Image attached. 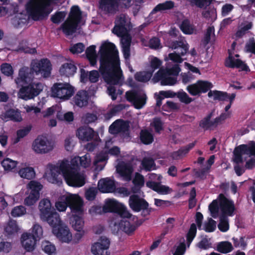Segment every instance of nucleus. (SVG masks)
I'll list each match as a JSON object with an SVG mask.
<instances>
[{
  "mask_svg": "<svg viewBox=\"0 0 255 255\" xmlns=\"http://www.w3.org/2000/svg\"><path fill=\"white\" fill-rule=\"evenodd\" d=\"M100 71L105 81L109 84H120L123 80L120 67L118 51L111 42H105L100 49Z\"/></svg>",
  "mask_w": 255,
  "mask_h": 255,
  "instance_id": "1",
  "label": "nucleus"
},
{
  "mask_svg": "<svg viewBox=\"0 0 255 255\" xmlns=\"http://www.w3.org/2000/svg\"><path fill=\"white\" fill-rule=\"evenodd\" d=\"M84 168L88 167L91 163V158L89 154L79 157L77 156L72 159L71 164L67 160L59 161L56 164H49L45 169V174L56 175H80V167L78 162Z\"/></svg>",
  "mask_w": 255,
  "mask_h": 255,
  "instance_id": "2",
  "label": "nucleus"
},
{
  "mask_svg": "<svg viewBox=\"0 0 255 255\" xmlns=\"http://www.w3.org/2000/svg\"><path fill=\"white\" fill-rule=\"evenodd\" d=\"M14 82L17 87H20L17 92V97L25 101L34 99L44 88V85L41 83L31 81L27 69L24 68L19 70Z\"/></svg>",
  "mask_w": 255,
  "mask_h": 255,
  "instance_id": "3",
  "label": "nucleus"
},
{
  "mask_svg": "<svg viewBox=\"0 0 255 255\" xmlns=\"http://www.w3.org/2000/svg\"><path fill=\"white\" fill-rule=\"evenodd\" d=\"M129 29L130 21L128 16L122 14L117 17L113 31L118 36L122 37V51L126 59H128L130 57L131 37L128 33Z\"/></svg>",
  "mask_w": 255,
  "mask_h": 255,
  "instance_id": "4",
  "label": "nucleus"
},
{
  "mask_svg": "<svg viewBox=\"0 0 255 255\" xmlns=\"http://www.w3.org/2000/svg\"><path fill=\"white\" fill-rule=\"evenodd\" d=\"M234 161L237 163L246 161V166L252 168L255 166V142L243 144L236 147L234 151Z\"/></svg>",
  "mask_w": 255,
  "mask_h": 255,
  "instance_id": "5",
  "label": "nucleus"
},
{
  "mask_svg": "<svg viewBox=\"0 0 255 255\" xmlns=\"http://www.w3.org/2000/svg\"><path fill=\"white\" fill-rule=\"evenodd\" d=\"M55 207L60 212L65 211L69 207L72 213H82L83 201L82 198L77 195L61 196L55 203Z\"/></svg>",
  "mask_w": 255,
  "mask_h": 255,
  "instance_id": "6",
  "label": "nucleus"
},
{
  "mask_svg": "<svg viewBox=\"0 0 255 255\" xmlns=\"http://www.w3.org/2000/svg\"><path fill=\"white\" fill-rule=\"evenodd\" d=\"M51 0H29L26 4V10L31 18L39 20L47 16L52 9L47 7Z\"/></svg>",
  "mask_w": 255,
  "mask_h": 255,
  "instance_id": "7",
  "label": "nucleus"
},
{
  "mask_svg": "<svg viewBox=\"0 0 255 255\" xmlns=\"http://www.w3.org/2000/svg\"><path fill=\"white\" fill-rule=\"evenodd\" d=\"M180 69L178 65H175L171 69L161 68L156 73L153 78L154 83L160 80L161 85H173L176 83L177 76Z\"/></svg>",
  "mask_w": 255,
  "mask_h": 255,
  "instance_id": "8",
  "label": "nucleus"
},
{
  "mask_svg": "<svg viewBox=\"0 0 255 255\" xmlns=\"http://www.w3.org/2000/svg\"><path fill=\"white\" fill-rule=\"evenodd\" d=\"M81 18V12L77 6L71 8V12L67 19L61 25L64 33L69 35L74 33Z\"/></svg>",
  "mask_w": 255,
  "mask_h": 255,
  "instance_id": "9",
  "label": "nucleus"
},
{
  "mask_svg": "<svg viewBox=\"0 0 255 255\" xmlns=\"http://www.w3.org/2000/svg\"><path fill=\"white\" fill-rule=\"evenodd\" d=\"M74 93V87L66 82L55 83L51 88V96L63 101L69 99Z\"/></svg>",
  "mask_w": 255,
  "mask_h": 255,
  "instance_id": "10",
  "label": "nucleus"
},
{
  "mask_svg": "<svg viewBox=\"0 0 255 255\" xmlns=\"http://www.w3.org/2000/svg\"><path fill=\"white\" fill-rule=\"evenodd\" d=\"M128 204L130 209L135 212H141V215L143 217L150 215L152 209L149 207L148 203L138 195L133 194L129 197Z\"/></svg>",
  "mask_w": 255,
  "mask_h": 255,
  "instance_id": "11",
  "label": "nucleus"
},
{
  "mask_svg": "<svg viewBox=\"0 0 255 255\" xmlns=\"http://www.w3.org/2000/svg\"><path fill=\"white\" fill-rule=\"evenodd\" d=\"M104 212L117 213L122 218H130L132 216L124 205L114 199H108L106 201Z\"/></svg>",
  "mask_w": 255,
  "mask_h": 255,
  "instance_id": "12",
  "label": "nucleus"
},
{
  "mask_svg": "<svg viewBox=\"0 0 255 255\" xmlns=\"http://www.w3.org/2000/svg\"><path fill=\"white\" fill-rule=\"evenodd\" d=\"M53 141L49 140L43 136L37 137L32 144V149L37 153L44 154L52 151L55 147Z\"/></svg>",
  "mask_w": 255,
  "mask_h": 255,
  "instance_id": "13",
  "label": "nucleus"
},
{
  "mask_svg": "<svg viewBox=\"0 0 255 255\" xmlns=\"http://www.w3.org/2000/svg\"><path fill=\"white\" fill-rule=\"evenodd\" d=\"M31 70L36 75H40L41 77L46 78L50 74L51 63L47 59H43L40 61L34 60L31 63Z\"/></svg>",
  "mask_w": 255,
  "mask_h": 255,
  "instance_id": "14",
  "label": "nucleus"
},
{
  "mask_svg": "<svg viewBox=\"0 0 255 255\" xmlns=\"http://www.w3.org/2000/svg\"><path fill=\"white\" fill-rule=\"evenodd\" d=\"M123 219L119 221H115L111 224L110 226L114 232L118 233L122 231L125 233L128 236L133 235L136 231V227L134 226V224L130 223L127 218H123Z\"/></svg>",
  "mask_w": 255,
  "mask_h": 255,
  "instance_id": "15",
  "label": "nucleus"
},
{
  "mask_svg": "<svg viewBox=\"0 0 255 255\" xmlns=\"http://www.w3.org/2000/svg\"><path fill=\"white\" fill-rule=\"evenodd\" d=\"M219 200V207L222 215L221 216L232 217L236 211L234 202L232 200L228 199L223 194H220L218 196Z\"/></svg>",
  "mask_w": 255,
  "mask_h": 255,
  "instance_id": "16",
  "label": "nucleus"
},
{
  "mask_svg": "<svg viewBox=\"0 0 255 255\" xmlns=\"http://www.w3.org/2000/svg\"><path fill=\"white\" fill-rule=\"evenodd\" d=\"M111 144L112 141L111 140L106 141L105 153H101L96 156L94 162L96 170H101L104 168V165L103 164L99 165L98 163L107 159V152L112 155H118L120 153V149L118 147L115 146L110 149V146Z\"/></svg>",
  "mask_w": 255,
  "mask_h": 255,
  "instance_id": "17",
  "label": "nucleus"
},
{
  "mask_svg": "<svg viewBox=\"0 0 255 255\" xmlns=\"http://www.w3.org/2000/svg\"><path fill=\"white\" fill-rule=\"evenodd\" d=\"M110 245L109 239L105 236L100 237L99 241L94 243L91 247V251L95 255H110L109 248Z\"/></svg>",
  "mask_w": 255,
  "mask_h": 255,
  "instance_id": "18",
  "label": "nucleus"
},
{
  "mask_svg": "<svg viewBox=\"0 0 255 255\" xmlns=\"http://www.w3.org/2000/svg\"><path fill=\"white\" fill-rule=\"evenodd\" d=\"M126 95L127 100L131 102L136 109H141L146 103V96L143 91H128Z\"/></svg>",
  "mask_w": 255,
  "mask_h": 255,
  "instance_id": "19",
  "label": "nucleus"
},
{
  "mask_svg": "<svg viewBox=\"0 0 255 255\" xmlns=\"http://www.w3.org/2000/svg\"><path fill=\"white\" fill-rule=\"evenodd\" d=\"M99 9L104 14H115L119 10L118 0H100Z\"/></svg>",
  "mask_w": 255,
  "mask_h": 255,
  "instance_id": "20",
  "label": "nucleus"
},
{
  "mask_svg": "<svg viewBox=\"0 0 255 255\" xmlns=\"http://www.w3.org/2000/svg\"><path fill=\"white\" fill-rule=\"evenodd\" d=\"M212 87V84L207 81H198L196 83L189 85L187 90L192 96H196L201 93H205Z\"/></svg>",
  "mask_w": 255,
  "mask_h": 255,
  "instance_id": "21",
  "label": "nucleus"
},
{
  "mask_svg": "<svg viewBox=\"0 0 255 255\" xmlns=\"http://www.w3.org/2000/svg\"><path fill=\"white\" fill-rule=\"evenodd\" d=\"M53 233L62 242L69 243L71 241L72 234L67 226H63L62 224L52 230Z\"/></svg>",
  "mask_w": 255,
  "mask_h": 255,
  "instance_id": "22",
  "label": "nucleus"
},
{
  "mask_svg": "<svg viewBox=\"0 0 255 255\" xmlns=\"http://www.w3.org/2000/svg\"><path fill=\"white\" fill-rule=\"evenodd\" d=\"M76 135L80 140L88 141L94 139L97 134L89 127H82L77 130Z\"/></svg>",
  "mask_w": 255,
  "mask_h": 255,
  "instance_id": "23",
  "label": "nucleus"
},
{
  "mask_svg": "<svg viewBox=\"0 0 255 255\" xmlns=\"http://www.w3.org/2000/svg\"><path fill=\"white\" fill-rule=\"evenodd\" d=\"M41 219L46 221L52 228V230L57 226L61 225L62 221L55 209H53L51 212L48 213L45 217H41Z\"/></svg>",
  "mask_w": 255,
  "mask_h": 255,
  "instance_id": "24",
  "label": "nucleus"
},
{
  "mask_svg": "<svg viewBox=\"0 0 255 255\" xmlns=\"http://www.w3.org/2000/svg\"><path fill=\"white\" fill-rule=\"evenodd\" d=\"M146 185L147 187L161 195H166L173 191L172 188L167 186L161 185L160 182L148 181Z\"/></svg>",
  "mask_w": 255,
  "mask_h": 255,
  "instance_id": "25",
  "label": "nucleus"
},
{
  "mask_svg": "<svg viewBox=\"0 0 255 255\" xmlns=\"http://www.w3.org/2000/svg\"><path fill=\"white\" fill-rule=\"evenodd\" d=\"M37 241L34 237L30 236V233H23L21 236V244L27 252L32 251L34 249Z\"/></svg>",
  "mask_w": 255,
  "mask_h": 255,
  "instance_id": "26",
  "label": "nucleus"
},
{
  "mask_svg": "<svg viewBox=\"0 0 255 255\" xmlns=\"http://www.w3.org/2000/svg\"><path fill=\"white\" fill-rule=\"evenodd\" d=\"M98 186L99 190L103 193L113 192L116 188L114 181L109 178L100 180Z\"/></svg>",
  "mask_w": 255,
  "mask_h": 255,
  "instance_id": "27",
  "label": "nucleus"
},
{
  "mask_svg": "<svg viewBox=\"0 0 255 255\" xmlns=\"http://www.w3.org/2000/svg\"><path fill=\"white\" fill-rule=\"evenodd\" d=\"M83 211L82 213H73L72 216L70 218V223L72 224L73 229L77 232L83 231L84 225V221L82 217Z\"/></svg>",
  "mask_w": 255,
  "mask_h": 255,
  "instance_id": "28",
  "label": "nucleus"
},
{
  "mask_svg": "<svg viewBox=\"0 0 255 255\" xmlns=\"http://www.w3.org/2000/svg\"><path fill=\"white\" fill-rule=\"evenodd\" d=\"M226 66L231 68H237L241 70H247L248 67L247 65L238 58L234 56H230L225 62Z\"/></svg>",
  "mask_w": 255,
  "mask_h": 255,
  "instance_id": "29",
  "label": "nucleus"
},
{
  "mask_svg": "<svg viewBox=\"0 0 255 255\" xmlns=\"http://www.w3.org/2000/svg\"><path fill=\"white\" fill-rule=\"evenodd\" d=\"M128 127L127 123L120 120H117L110 126L109 132L112 134H117L127 130Z\"/></svg>",
  "mask_w": 255,
  "mask_h": 255,
  "instance_id": "30",
  "label": "nucleus"
},
{
  "mask_svg": "<svg viewBox=\"0 0 255 255\" xmlns=\"http://www.w3.org/2000/svg\"><path fill=\"white\" fill-rule=\"evenodd\" d=\"M66 183L70 186L80 187L86 183L85 176H63Z\"/></svg>",
  "mask_w": 255,
  "mask_h": 255,
  "instance_id": "31",
  "label": "nucleus"
},
{
  "mask_svg": "<svg viewBox=\"0 0 255 255\" xmlns=\"http://www.w3.org/2000/svg\"><path fill=\"white\" fill-rule=\"evenodd\" d=\"M89 96L85 91H79L74 98V102L79 107L86 106L88 104Z\"/></svg>",
  "mask_w": 255,
  "mask_h": 255,
  "instance_id": "32",
  "label": "nucleus"
},
{
  "mask_svg": "<svg viewBox=\"0 0 255 255\" xmlns=\"http://www.w3.org/2000/svg\"><path fill=\"white\" fill-rule=\"evenodd\" d=\"M213 116V112H212L202 120L199 124L200 127L205 130H207L217 127L218 124L216 118L213 120H211V118Z\"/></svg>",
  "mask_w": 255,
  "mask_h": 255,
  "instance_id": "33",
  "label": "nucleus"
},
{
  "mask_svg": "<svg viewBox=\"0 0 255 255\" xmlns=\"http://www.w3.org/2000/svg\"><path fill=\"white\" fill-rule=\"evenodd\" d=\"M77 70V67L73 62L63 64L59 69V73L62 76L70 77L74 75Z\"/></svg>",
  "mask_w": 255,
  "mask_h": 255,
  "instance_id": "34",
  "label": "nucleus"
},
{
  "mask_svg": "<svg viewBox=\"0 0 255 255\" xmlns=\"http://www.w3.org/2000/svg\"><path fill=\"white\" fill-rule=\"evenodd\" d=\"M40 211V218L45 217L48 213L51 212L53 209L51 202L48 199H43L41 200L38 205Z\"/></svg>",
  "mask_w": 255,
  "mask_h": 255,
  "instance_id": "35",
  "label": "nucleus"
},
{
  "mask_svg": "<svg viewBox=\"0 0 255 255\" xmlns=\"http://www.w3.org/2000/svg\"><path fill=\"white\" fill-rule=\"evenodd\" d=\"M2 120L7 121L8 119L15 122H20L22 119L20 113L18 110L10 109L1 115Z\"/></svg>",
  "mask_w": 255,
  "mask_h": 255,
  "instance_id": "36",
  "label": "nucleus"
},
{
  "mask_svg": "<svg viewBox=\"0 0 255 255\" xmlns=\"http://www.w3.org/2000/svg\"><path fill=\"white\" fill-rule=\"evenodd\" d=\"M172 49H177V52L181 56L184 55L188 51L189 45L186 41H176L172 45H169Z\"/></svg>",
  "mask_w": 255,
  "mask_h": 255,
  "instance_id": "37",
  "label": "nucleus"
},
{
  "mask_svg": "<svg viewBox=\"0 0 255 255\" xmlns=\"http://www.w3.org/2000/svg\"><path fill=\"white\" fill-rule=\"evenodd\" d=\"M133 170V165L130 164L121 163L117 167L118 173L121 175H130Z\"/></svg>",
  "mask_w": 255,
  "mask_h": 255,
  "instance_id": "38",
  "label": "nucleus"
},
{
  "mask_svg": "<svg viewBox=\"0 0 255 255\" xmlns=\"http://www.w3.org/2000/svg\"><path fill=\"white\" fill-rule=\"evenodd\" d=\"M233 250L232 244L228 241L221 242L217 246V251L222 254L230 253Z\"/></svg>",
  "mask_w": 255,
  "mask_h": 255,
  "instance_id": "39",
  "label": "nucleus"
},
{
  "mask_svg": "<svg viewBox=\"0 0 255 255\" xmlns=\"http://www.w3.org/2000/svg\"><path fill=\"white\" fill-rule=\"evenodd\" d=\"M132 183L134 185L131 187V190L133 193H137L139 192L141 188L144 185V176H134Z\"/></svg>",
  "mask_w": 255,
  "mask_h": 255,
  "instance_id": "40",
  "label": "nucleus"
},
{
  "mask_svg": "<svg viewBox=\"0 0 255 255\" xmlns=\"http://www.w3.org/2000/svg\"><path fill=\"white\" fill-rule=\"evenodd\" d=\"M174 3L171 0L166 1L164 2L159 3L152 10V13H155L159 11L169 10L173 8Z\"/></svg>",
  "mask_w": 255,
  "mask_h": 255,
  "instance_id": "41",
  "label": "nucleus"
},
{
  "mask_svg": "<svg viewBox=\"0 0 255 255\" xmlns=\"http://www.w3.org/2000/svg\"><path fill=\"white\" fill-rule=\"evenodd\" d=\"M18 162L9 158H4L1 162V164L4 170L9 172L14 169L17 165Z\"/></svg>",
  "mask_w": 255,
  "mask_h": 255,
  "instance_id": "42",
  "label": "nucleus"
},
{
  "mask_svg": "<svg viewBox=\"0 0 255 255\" xmlns=\"http://www.w3.org/2000/svg\"><path fill=\"white\" fill-rule=\"evenodd\" d=\"M197 233V226L194 223H192L190 227V228L186 234V245L187 247H189L193 240L196 237Z\"/></svg>",
  "mask_w": 255,
  "mask_h": 255,
  "instance_id": "43",
  "label": "nucleus"
},
{
  "mask_svg": "<svg viewBox=\"0 0 255 255\" xmlns=\"http://www.w3.org/2000/svg\"><path fill=\"white\" fill-rule=\"evenodd\" d=\"M95 46H90L86 50L87 57L90 61L91 65H95L96 63L97 54L95 50Z\"/></svg>",
  "mask_w": 255,
  "mask_h": 255,
  "instance_id": "44",
  "label": "nucleus"
},
{
  "mask_svg": "<svg viewBox=\"0 0 255 255\" xmlns=\"http://www.w3.org/2000/svg\"><path fill=\"white\" fill-rule=\"evenodd\" d=\"M208 95L209 97L213 98L214 100H228V98L230 95H228L226 93L218 91H211Z\"/></svg>",
  "mask_w": 255,
  "mask_h": 255,
  "instance_id": "45",
  "label": "nucleus"
},
{
  "mask_svg": "<svg viewBox=\"0 0 255 255\" xmlns=\"http://www.w3.org/2000/svg\"><path fill=\"white\" fill-rule=\"evenodd\" d=\"M152 75V72L150 71H141L137 72L134 75V78L137 81L146 82L150 80Z\"/></svg>",
  "mask_w": 255,
  "mask_h": 255,
  "instance_id": "46",
  "label": "nucleus"
},
{
  "mask_svg": "<svg viewBox=\"0 0 255 255\" xmlns=\"http://www.w3.org/2000/svg\"><path fill=\"white\" fill-rule=\"evenodd\" d=\"M141 141L145 144H149L153 141L152 134L147 130H142L140 132Z\"/></svg>",
  "mask_w": 255,
  "mask_h": 255,
  "instance_id": "47",
  "label": "nucleus"
},
{
  "mask_svg": "<svg viewBox=\"0 0 255 255\" xmlns=\"http://www.w3.org/2000/svg\"><path fill=\"white\" fill-rule=\"evenodd\" d=\"M142 168L145 170H152L155 169V164L151 157H144L141 162Z\"/></svg>",
  "mask_w": 255,
  "mask_h": 255,
  "instance_id": "48",
  "label": "nucleus"
},
{
  "mask_svg": "<svg viewBox=\"0 0 255 255\" xmlns=\"http://www.w3.org/2000/svg\"><path fill=\"white\" fill-rule=\"evenodd\" d=\"M180 28L185 34H193L195 31L194 27L188 20H185L182 22L180 25Z\"/></svg>",
  "mask_w": 255,
  "mask_h": 255,
  "instance_id": "49",
  "label": "nucleus"
},
{
  "mask_svg": "<svg viewBox=\"0 0 255 255\" xmlns=\"http://www.w3.org/2000/svg\"><path fill=\"white\" fill-rule=\"evenodd\" d=\"M28 186L29 189H31L30 193L40 196V191L43 188L41 184L37 181H31L28 184Z\"/></svg>",
  "mask_w": 255,
  "mask_h": 255,
  "instance_id": "50",
  "label": "nucleus"
},
{
  "mask_svg": "<svg viewBox=\"0 0 255 255\" xmlns=\"http://www.w3.org/2000/svg\"><path fill=\"white\" fill-rule=\"evenodd\" d=\"M18 230L17 223L14 220L9 221L4 228V231L8 235H12L16 233Z\"/></svg>",
  "mask_w": 255,
  "mask_h": 255,
  "instance_id": "51",
  "label": "nucleus"
},
{
  "mask_svg": "<svg viewBox=\"0 0 255 255\" xmlns=\"http://www.w3.org/2000/svg\"><path fill=\"white\" fill-rule=\"evenodd\" d=\"M31 129V127L30 126H28L18 130L16 132L17 136L16 138L15 139L14 142H18L21 138H22L25 136H26L30 132Z\"/></svg>",
  "mask_w": 255,
  "mask_h": 255,
  "instance_id": "52",
  "label": "nucleus"
},
{
  "mask_svg": "<svg viewBox=\"0 0 255 255\" xmlns=\"http://www.w3.org/2000/svg\"><path fill=\"white\" fill-rule=\"evenodd\" d=\"M30 236H33L36 240L38 241L42 236L43 230L39 225L35 224L33 226Z\"/></svg>",
  "mask_w": 255,
  "mask_h": 255,
  "instance_id": "53",
  "label": "nucleus"
},
{
  "mask_svg": "<svg viewBox=\"0 0 255 255\" xmlns=\"http://www.w3.org/2000/svg\"><path fill=\"white\" fill-rule=\"evenodd\" d=\"M252 26L253 24L251 22H245L237 32L236 34V36L239 38L242 37L249 29L252 28Z\"/></svg>",
  "mask_w": 255,
  "mask_h": 255,
  "instance_id": "54",
  "label": "nucleus"
},
{
  "mask_svg": "<svg viewBox=\"0 0 255 255\" xmlns=\"http://www.w3.org/2000/svg\"><path fill=\"white\" fill-rule=\"evenodd\" d=\"M219 203L217 200H214L209 206V210L212 217L216 218L219 213Z\"/></svg>",
  "mask_w": 255,
  "mask_h": 255,
  "instance_id": "55",
  "label": "nucleus"
},
{
  "mask_svg": "<svg viewBox=\"0 0 255 255\" xmlns=\"http://www.w3.org/2000/svg\"><path fill=\"white\" fill-rule=\"evenodd\" d=\"M220 223L218 225V228L221 232H226L229 229L228 217L220 216Z\"/></svg>",
  "mask_w": 255,
  "mask_h": 255,
  "instance_id": "56",
  "label": "nucleus"
},
{
  "mask_svg": "<svg viewBox=\"0 0 255 255\" xmlns=\"http://www.w3.org/2000/svg\"><path fill=\"white\" fill-rule=\"evenodd\" d=\"M44 252L49 255L55 253L56 248L54 245L51 244L49 242H46L42 244Z\"/></svg>",
  "mask_w": 255,
  "mask_h": 255,
  "instance_id": "57",
  "label": "nucleus"
},
{
  "mask_svg": "<svg viewBox=\"0 0 255 255\" xmlns=\"http://www.w3.org/2000/svg\"><path fill=\"white\" fill-rule=\"evenodd\" d=\"M39 198V196L30 192L29 195L24 199V204L27 206L33 205L38 200Z\"/></svg>",
  "mask_w": 255,
  "mask_h": 255,
  "instance_id": "58",
  "label": "nucleus"
},
{
  "mask_svg": "<svg viewBox=\"0 0 255 255\" xmlns=\"http://www.w3.org/2000/svg\"><path fill=\"white\" fill-rule=\"evenodd\" d=\"M26 212V209L22 206L15 207L11 212V215L13 217H20L24 215Z\"/></svg>",
  "mask_w": 255,
  "mask_h": 255,
  "instance_id": "59",
  "label": "nucleus"
},
{
  "mask_svg": "<svg viewBox=\"0 0 255 255\" xmlns=\"http://www.w3.org/2000/svg\"><path fill=\"white\" fill-rule=\"evenodd\" d=\"M0 70L3 74L8 76L12 75L13 73V68L11 65L8 63H5L1 64Z\"/></svg>",
  "mask_w": 255,
  "mask_h": 255,
  "instance_id": "60",
  "label": "nucleus"
},
{
  "mask_svg": "<svg viewBox=\"0 0 255 255\" xmlns=\"http://www.w3.org/2000/svg\"><path fill=\"white\" fill-rule=\"evenodd\" d=\"M108 92L109 95L111 96L113 100L117 99L118 95H121L123 93V91L121 89H119L118 90H116L115 87L112 86L108 87Z\"/></svg>",
  "mask_w": 255,
  "mask_h": 255,
  "instance_id": "61",
  "label": "nucleus"
},
{
  "mask_svg": "<svg viewBox=\"0 0 255 255\" xmlns=\"http://www.w3.org/2000/svg\"><path fill=\"white\" fill-rule=\"evenodd\" d=\"M216 228V222L212 218L209 219L208 222L205 224L204 230L206 232H214Z\"/></svg>",
  "mask_w": 255,
  "mask_h": 255,
  "instance_id": "62",
  "label": "nucleus"
},
{
  "mask_svg": "<svg viewBox=\"0 0 255 255\" xmlns=\"http://www.w3.org/2000/svg\"><path fill=\"white\" fill-rule=\"evenodd\" d=\"M89 213L92 216L105 213L104 212V206L102 207L98 205L93 206L89 209Z\"/></svg>",
  "mask_w": 255,
  "mask_h": 255,
  "instance_id": "63",
  "label": "nucleus"
},
{
  "mask_svg": "<svg viewBox=\"0 0 255 255\" xmlns=\"http://www.w3.org/2000/svg\"><path fill=\"white\" fill-rule=\"evenodd\" d=\"M97 192L96 188L94 187L90 188L85 192L86 198L89 201L94 200L96 198Z\"/></svg>",
  "mask_w": 255,
  "mask_h": 255,
  "instance_id": "64",
  "label": "nucleus"
}]
</instances>
